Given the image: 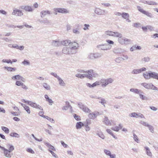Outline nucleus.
<instances>
[{
  "instance_id": "f257e3e1",
  "label": "nucleus",
  "mask_w": 158,
  "mask_h": 158,
  "mask_svg": "<svg viewBox=\"0 0 158 158\" xmlns=\"http://www.w3.org/2000/svg\"><path fill=\"white\" fill-rule=\"evenodd\" d=\"M82 71H83V72L85 74H77L75 75V76L81 79L86 77L90 79H92L93 77H97L98 76V74L97 73L94 72L93 70L91 69L86 71L82 70Z\"/></svg>"
},
{
  "instance_id": "f03ea898",
  "label": "nucleus",
  "mask_w": 158,
  "mask_h": 158,
  "mask_svg": "<svg viewBox=\"0 0 158 158\" xmlns=\"http://www.w3.org/2000/svg\"><path fill=\"white\" fill-rule=\"evenodd\" d=\"M144 77L146 79H149L150 78H153L158 80V73L154 72L148 73L147 72L143 74Z\"/></svg>"
},
{
  "instance_id": "7ed1b4c3",
  "label": "nucleus",
  "mask_w": 158,
  "mask_h": 158,
  "mask_svg": "<svg viewBox=\"0 0 158 158\" xmlns=\"http://www.w3.org/2000/svg\"><path fill=\"white\" fill-rule=\"evenodd\" d=\"M111 46L108 44H102L97 46V48L99 50H106L110 49Z\"/></svg>"
},
{
  "instance_id": "20e7f679",
  "label": "nucleus",
  "mask_w": 158,
  "mask_h": 158,
  "mask_svg": "<svg viewBox=\"0 0 158 158\" xmlns=\"http://www.w3.org/2000/svg\"><path fill=\"white\" fill-rule=\"evenodd\" d=\"M113 81L114 80L112 79L109 78L106 79H101L100 82L102 84V86L105 87L107 85L112 83Z\"/></svg>"
},
{
  "instance_id": "39448f33",
  "label": "nucleus",
  "mask_w": 158,
  "mask_h": 158,
  "mask_svg": "<svg viewBox=\"0 0 158 158\" xmlns=\"http://www.w3.org/2000/svg\"><path fill=\"white\" fill-rule=\"evenodd\" d=\"M62 52L65 54L72 55L76 54V52L74 50H71L69 47H64L62 50Z\"/></svg>"
},
{
  "instance_id": "423d86ee",
  "label": "nucleus",
  "mask_w": 158,
  "mask_h": 158,
  "mask_svg": "<svg viewBox=\"0 0 158 158\" xmlns=\"http://www.w3.org/2000/svg\"><path fill=\"white\" fill-rule=\"evenodd\" d=\"M141 85L143 86L145 88L148 89H152L155 90H157V88L151 83L148 84L145 83H141Z\"/></svg>"
},
{
  "instance_id": "0eeeda50",
  "label": "nucleus",
  "mask_w": 158,
  "mask_h": 158,
  "mask_svg": "<svg viewBox=\"0 0 158 158\" xmlns=\"http://www.w3.org/2000/svg\"><path fill=\"white\" fill-rule=\"evenodd\" d=\"M79 47V44L74 42H70L69 45V48H71V50L75 51L76 53L77 52V49Z\"/></svg>"
},
{
  "instance_id": "6e6552de",
  "label": "nucleus",
  "mask_w": 158,
  "mask_h": 158,
  "mask_svg": "<svg viewBox=\"0 0 158 158\" xmlns=\"http://www.w3.org/2000/svg\"><path fill=\"white\" fill-rule=\"evenodd\" d=\"M55 11L60 13L66 14L69 12V10L65 8H56L54 9Z\"/></svg>"
},
{
  "instance_id": "1a4fd4ad",
  "label": "nucleus",
  "mask_w": 158,
  "mask_h": 158,
  "mask_svg": "<svg viewBox=\"0 0 158 158\" xmlns=\"http://www.w3.org/2000/svg\"><path fill=\"white\" fill-rule=\"evenodd\" d=\"M28 104L33 108L43 110L42 108L40 105L32 101L28 102Z\"/></svg>"
},
{
  "instance_id": "9d476101",
  "label": "nucleus",
  "mask_w": 158,
  "mask_h": 158,
  "mask_svg": "<svg viewBox=\"0 0 158 158\" xmlns=\"http://www.w3.org/2000/svg\"><path fill=\"white\" fill-rule=\"evenodd\" d=\"M21 9L24 10L26 11L32 12L33 11L34 9L32 7L28 5H23L20 7Z\"/></svg>"
},
{
  "instance_id": "9b49d317",
  "label": "nucleus",
  "mask_w": 158,
  "mask_h": 158,
  "mask_svg": "<svg viewBox=\"0 0 158 158\" xmlns=\"http://www.w3.org/2000/svg\"><path fill=\"white\" fill-rule=\"evenodd\" d=\"M2 150L4 151V155L8 158H10L13 155V153L10 152L8 150L5 148H2Z\"/></svg>"
},
{
  "instance_id": "f8f14e48",
  "label": "nucleus",
  "mask_w": 158,
  "mask_h": 158,
  "mask_svg": "<svg viewBox=\"0 0 158 158\" xmlns=\"http://www.w3.org/2000/svg\"><path fill=\"white\" fill-rule=\"evenodd\" d=\"M129 116L131 117L137 118L138 117H141V118H144V115L140 113H137L135 112H133L129 114Z\"/></svg>"
},
{
  "instance_id": "ddd939ff",
  "label": "nucleus",
  "mask_w": 158,
  "mask_h": 158,
  "mask_svg": "<svg viewBox=\"0 0 158 158\" xmlns=\"http://www.w3.org/2000/svg\"><path fill=\"white\" fill-rule=\"evenodd\" d=\"M94 11L96 14L99 15H104L106 11L105 10H102L98 8H96Z\"/></svg>"
},
{
  "instance_id": "4468645a",
  "label": "nucleus",
  "mask_w": 158,
  "mask_h": 158,
  "mask_svg": "<svg viewBox=\"0 0 158 158\" xmlns=\"http://www.w3.org/2000/svg\"><path fill=\"white\" fill-rule=\"evenodd\" d=\"M99 115V113L98 112H94L93 113H90L88 115L89 118L92 119H94Z\"/></svg>"
},
{
  "instance_id": "2eb2a0df",
  "label": "nucleus",
  "mask_w": 158,
  "mask_h": 158,
  "mask_svg": "<svg viewBox=\"0 0 158 158\" xmlns=\"http://www.w3.org/2000/svg\"><path fill=\"white\" fill-rule=\"evenodd\" d=\"M76 27L74 28L73 30V32L74 33L79 34L80 33V26L79 24H77L76 25Z\"/></svg>"
},
{
  "instance_id": "dca6fc26",
  "label": "nucleus",
  "mask_w": 158,
  "mask_h": 158,
  "mask_svg": "<svg viewBox=\"0 0 158 158\" xmlns=\"http://www.w3.org/2000/svg\"><path fill=\"white\" fill-rule=\"evenodd\" d=\"M51 14L50 11L49 10H43L40 12V16L43 18L46 15H50Z\"/></svg>"
},
{
  "instance_id": "f3484780",
  "label": "nucleus",
  "mask_w": 158,
  "mask_h": 158,
  "mask_svg": "<svg viewBox=\"0 0 158 158\" xmlns=\"http://www.w3.org/2000/svg\"><path fill=\"white\" fill-rule=\"evenodd\" d=\"M12 79L13 80L19 79L23 81H24V80H25L24 78L23 77H22L19 75L13 76L12 77Z\"/></svg>"
},
{
  "instance_id": "a211bd4d",
  "label": "nucleus",
  "mask_w": 158,
  "mask_h": 158,
  "mask_svg": "<svg viewBox=\"0 0 158 158\" xmlns=\"http://www.w3.org/2000/svg\"><path fill=\"white\" fill-rule=\"evenodd\" d=\"M39 22L41 23H43L46 25H48L50 23V21L47 18L44 19L43 20H39Z\"/></svg>"
},
{
  "instance_id": "6ab92c4d",
  "label": "nucleus",
  "mask_w": 158,
  "mask_h": 158,
  "mask_svg": "<svg viewBox=\"0 0 158 158\" xmlns=\"http://www.w3.org/2000/svg\"><path fill=\"white\" fill-rule=\"evenodd\" d=\"M61 43L58 40H52V45L54 46H59Z\"/></svg>"
},
{
  "instance_id": "aec40b11",
  "label": "nucleus",
  "mask_w": 158,
  "mask_h": 158,
  "mask_svg": "<svg viewBox=\"0 0 158 158\" xmlns=\"http://www.w3.org/2000/svg\"><path fill=\"white\" fill-rule=\"evenodd\" d=\"M144 148L146 150V154L149 156H152V153L150 151L149 148L148 147H144Z\"/></svg>"
},
{
  "instance_id": "412c9836",
  "label": "nucleus",
  "mask_w": 158,
  "mask_h": 158,
  "mask_svg": "<svg viewBox=\"0 0 158 158\" xmlns=\"http://www.w3.org/2000/svg\"><path fill=\"white\" fill-rule=\"evenodd\" d=\"M113 52L115 53H121L123 52V50L121 48H116L114 50Z\"/></svg>"
},
{
  "instance_id": "4be33fe9",
  "label": "nucleus",
  "mask_w": 158,
  "mask_h": 158,
  "mask_svg": "<svg viewBox=\"0 0 158 158\" xmlns=\"http://www.w3.org/2000/svg\"><path fill=\"white\" fill-rule=\"evenodd\" d=\"M45 145L48 148V149H52L54 151H56V149L54 146L49 143L48 142H46L45 143Z\"/></svg>"
},
{
  "instance_id": "5701e85b",
  "label": "nucleus",
  "mask_w": 158,
  "mask_h": 158,
  "mask_svg": "<svg viewBox=\"0 0 158 158\" xmlns=\"http://www.w3.org/2000/svg\"><path fill=\"white\" fill-rule=\"evenodd\" d=\"M123 127L122 126L121 124H119V127L116 126L114 127H112V130L116 131H118L120 129H121Z\"/></svg>"
},
{
  "instance_id": "b1692460",
  "label": "nucleus",
  "mask_w": 158,
  "mask_h": 158,
  "mask_svg": "<svg viewBox=\"0 0 158 158\" xmlns=\"http://www.w3.org/2000/svg\"><path fill=\"white\" fill-rule=\"evenodd\" d=\"M94 60L100 58L102 56L101 53L98 52H96L94 53Z\"/></svg>"
},
{
  "instance_id": "393cba45",
  "label": "nucleus",
  "mask_w": 158,
  "mask_h": 158,
  "mask_svg": "<svg viewBox=\"0 0 158 158\" xmlns=\"http://www.w3.org/2000/svg\"><path fill=\"white\" fill-rule=\"evenodd\" d=\"M98 99L101 100L100 101H99V102L105 107V104L106 103V101L105 99L104 98H102L101 97H98Z\"/></svg>"
},
{
  "instance_id": "a878e982",
  "label": "nucleus",
  "mask_w": 158,
  "mask_h": 158,
  "mask_svg": "<svg viewBox=\"0 0 158 158\" xmlns=\"http://www.w3.org/2000/svg\"><path fill=\"white\" fill-rule=\"evenodd\" d=\"M103 122H104L105 124L107 125L111 124V123L107 117L105 116Z\"/></svg>"
},
{
  "instance_id": "bb28decb",
  "label": "nucleus",
  "mask_w": 158,
  "mask_h": 158,
  "mask_svg": "<svg viewBox=\"0 0 158 158\" xmlns=\"http://www.w3.org/2000/svg\"><path fill=\"white\" fill-rule=\"evenodd\" d=\"M124 39L125 37L121 36L120 37H119L118 40V43L122 45L124 44Z\"/></svg>"
},
{
  "instance_id": "cd10ccee",
  "label": "nucleus",
  "mask_w": 158,
  "mask_h": 158,
  "mask_svg": "<svg viewBox=\"0 0 158 158\" xmlns=\"http://www.w3.org/2000/svg\"><path fill=\"white\" fill-rule=\"evenodd\" d=\"M84 124L81 122H79L77 123L76 125V128L77 129H80L82 126H84Z\"/></svg>"
},
{
  "instance_id": "c85d7f7f",
  "label": "nucleus",
  "mask_w": 158,
  "mask_h": 158,
  "mask_svg": "<svg viewBox=\"0 0 158 158\" xmlns=\"http://www.w3.org/2000/svg\"><path fill=\"white\" fill-rule=\"evenodd\" d=\"M3 68L4 69H6L8 71L10 72H12L13 71H15L16 69V68H12L10 67L5 66Z\"/></svg>"
},
{
  "instance_id": "c756f323",
  "label": "nucleus",
  "mask_w": 158,
  "mask_h": 158,
  "mask_svg": "<svg viewBox=\"0 0 158 158\" xmlns=\"http://www.w3.org/2000/svg\"><path fill=\"white\" fill-rule=\"evenodd\" d=\"M140 93H139V94L140 98L143 100H146L147 99V98L146 96H144L142 94H143V93L142 91L141 90Z\"/></svg>"
},
{
  "instance_id": "7c9ffc66",
  "label": "nucleus",
  "mask_w": 158,
  "mask_h": 158,
  "mask_svg": "<svg viewBox=\"0 0 158 158\" xmlns=\"http://www.w3.org/2000/svg\"><path fill=\"white\" fill-rule=\"evenodd\" d=\"M87 58L89 60H94V53H89L88 55Z\"/></svg>"
},
{
  "instance_id": "2f4dec72",
  "label": "nucleus",
  "mask_w": 158,
  "mask_h": 158,
  "mask_svg": "<svg viewBox=\"0 0 158 158\" xmlns=\"http://www.w3.org/2000/svg\"><path fill=\"white\" fill-rule=\"evenodd\" d=\"M70 42V40H66L61 42V43L62 45L67 46L68 45L69 46Z\"/></svg>"
},
{
  "instance_id": "473e14b6",
  "label": "nucleus",
  "mask_w": 158,
  "mask_h": 158,
  "mask_svg": "<svg viewBox=\"0 0 158 158\" xmlns=\"http://www.w3.org/2000/svg\"><path fill=\"white\" fill-rule=\"evenodd\" d=\"M105 34L106 35H108L110 36H113L114 32L110 31H105Z\"/></svg>"
},
{
  "instance_id": "72a5a7b5",
  "label": "nucleus",
  "mask_w": 158,
  "mask_h": 158,
  "mask_svg": "<svg viewBox=\"0 0 158 158\" xmlns=\"http://www.w3.org/2000/svg\"><path fill=\"white\" fill-rule=\"evenodd\" d=\"M143 14L146 15L148 16L151 18H153L154 17V16L153 14L148 11H145L143 13Z\"/></svg>"
},
{
  "instance_id": "f704fd0d",
  "label": "nucleus",
  "mask_w": 158,
  "mask_h": 158,
  "mask_svg": "<svg viewBox=\"0 0 158 158\" xmlns=\"http://www.w3.org/2000/svg\"><path fill=\"white\" fill-rule=\"evenodd\" d=\"M58 80L59 82V84L60 86H65V84L61 78L60 77Z\"/></svg>"
},
{
  "instance_id": "c9c22d12",
  "label": "nucleus",
  "mask_w": 158,
  "mask_h": 158,
  "mask_svg": "<svg viewBox=\"0 0 158 158\" xmlns=\"http://www.w3.org/2000/svg\"><path fill=\"white\" fill-rule=\"evenodd\" d=\"M113 37H120L121 36H122V34L118 32H114V34Z\"/></svg>"
},
{
  "instance_id": "e433bc0d",
  "label": "nucleus",
  "mask_w": 158,
  "mask_h": 158,
  "mask_svg": "<svg viewBox=\"0 0 158 158\" xmlns=\"http://www.w3.org/2000/svg\"><path fill=\"white\" fill-rule=\"evenodd\" d=\"M141 90H139L137 89H135L134 88H131L130 89V91L132 92H134L135 93L139 94L140 93Z\"/></svg>"
},
{
  "instance_id": "4c0bfd02",
  "label": "nucleus",
  "mask_w": 158,
  "mask_h": 158,
  "mask_svg": "<svg viewBox=\"0 0 158 158\" xmlns=\"http://www.w3.org/2000/svg\"><path fill=\"white\" fill-rule=\"evenodd\" d=\"M43 86L44 87L48 90H49L50 89V85L46 83H43Z\"/></svg>"
},
{
  "instance_id": "58836bf2",
  "label": "nucleus",
  "mask_w": 158,
  "mask_h": 158,
  "mask_svg": "<svg viewBox=\"0 0 158 158\" xmlns=\"http://www.w3.org/2000/svg\"><path fill=\"white\" fill-rule=\"evenodd\" d=\"M121 15L122 17L124 19H126L128 18L129 16V14L128 13L125 12H123L122 14Z\"/></svg>"
},
{
  "instance_id": "ea45409f",
  "label": "nucleus",
  "mask_w": 158,
  "mask_h": 158,
  "mask_svg": "<svg viewBox=\"0 0 158 158\" xmlns=\"http://www.w3.org/2000/svg\"><path fill=\"white\" fill-rule=\"evenodd\" d=\"M82 110L85 113H89L91 112L90 110L86 106L84 107Z\"/></svg>"
},
{
  "instance_id": "a19ab883",
  "label": "nucleus",
  "mask_w": 158,
  "mask_h": 158,
  "mask_svg": "<svg viewBox=\"0 0 158 158\" xmlns=\"http://www.w3.org/2000/svg\"><path fill=\"white\" fill-rule=\"evenodd\" d=\"M131 42V40L125 37L124 40V44H130Z\"/></svg>"
},
{
  "instance_id": "79ce46f5",
  "label": "nucleus",
  "mask_w": 158,
  "mask_h": 158,
  "mask_svg": "<svg viewBox=\"0 0 158 158\" xmlns=\"http://www.w3.org/2000/svg\"><path fill=\"white\" fill-rule=\"evenodd\" d=\"M1 128L6 133L8 134L9 133V130L8 128L5 127H2Z\"/></svg>"
},
{
  "instance_id": "37998d69",
  "label": "nucleus",
  "mask_w": 158,
  "mask_h": 158,
  "mask_svg": "<svg viewBox=\"0 0 158 158\" xmlns=\"http://www.w3.org/2000/svg\"><path fill=\"white\" fill-rule=\"evenodd\" d=\"M10 135L11 137L19 138L20 136L19 135L16 133H11L10 134Z\"/></svg>"
},
{
  "instance_id": "c03bdc74",
  "label": "nucleus",
  "mask_w": 158,
  "mask_h": 158,
  "mask_svg": "<svg viewBox=\"0 0 158 158\" xmlns=\"http://www.w3.org/2000/svg\"><path fill=\"white\" fill-rule=\"evenodd\" d=\"M16 15L18 16H21L23 15V14L22 10L18 9Z\"/></svg>"
},
{
  "instance_id": "a18cd8bd",
  "label": "nucleus",
  "mask_w": 158,
  "mask_h": 158,
  "mask_svg": "<svg viewBox=\"0 0 158 158\" xmlns=\"http://www.w3.org/2000/svg\"><path fill=\"white\" fill-rule=\"evenodd\" d=\"M22 64L24 65H30V63L28 60H24L22 62Z\"/></svg>"
},
{
  "instance_id": "49530a36",
  "label": "nucleus",
  "mask_w": 158,
  "mask_h": 158,
  "mask_svg": "<svg viewBox=\"0 0 158 158\" xmlns=\"http://www.w3.org/2000/svg\"><path fill=\"white\" fill-rule=\"evenodd\" d=\"M96 134L102 139H104L105 136L102 132H98Z\"/></svg>"
},
{
  "instance_id": "de8ad7c7",
  "label": "nucleus",
  "mask_w": 158,
  "mask_h": 158,
  "mask_svg": "<svg viewBox=\"0 0 158 158\" xmlns=\"http://www.w3.org/2000/svg\"><path fill=\"white\" fill-rule=\"evenodd\" d=\"M101 82L100 81H97L94 83L92 85V87H94L97 85H100Z\"/></svg>"
},
{
  "instance_id": "09e8293b",
  "label": "nucleus",
  "mask_w": 158,
  "mask_h": 158,
  "mask_svg": "<svg viewBox=\"0 0 158 158\" xmlns=\"http://www.w3.org/2000/svg\"><path fill=\"white\" fill-rule=\"evenodd\" d=\"M147 127L149 129L152 133H154V127L152 126L149 124Z\"/></svg>"
},
{
  "instance_id": "8fccbe9b",
  "label": "nucleus",
  "mask_w": 158,
  "mask_h": 158,
  "mask_svg": "<svg viewBox=\"0 0 158 158\" xmlns=\"http://www.w3.org/2000/svg\"><path fill=\"white\" fill-rule=\"evenodd\" d=\"M133 139L137 143L139 141V139L137 137V136L134 133L133 134Z\"/></svg>"
},
{
  "instance_id": "3c124183",
  "label": "nucleus",
  "mask_w": 158,
  "mask_h": 158,
  "mask_svg": "<svg viewBox=\"0 0 158 158\" xmlns=\"http://www.w3.org/2000/svg\"><path fill=\"white\" fill-rule=\"evenodd\" d=\"M122 60V57H118L115 59V61L118 63H120Z\"/></svg>"
},
{
  "instance_id": "603ef678",
  "label": "nucleus",
  "mask_w": 158,
  "mask_h": 158,
  "mask_svg": "<svg viewBox=\"0 0 158 158\" xmlns=\"http://www.w3.org/2000/svg\"><path fill=\"white\" fill-rule=\"evenodd\" d=\"M8 146L9 147V148L8 150L10 152H11L13 150H14V147L12 145H11V144H9L8 145H7V146Z\"/></svg>"
},
{
  "instance_id": "864d4df0",
  "label": "nucleus",
  "mask_w": 158,
  "mask_h": 158,
  "mask_svg": "<svg viewBox=\"0 0 158 158\" xmlns=\"http://www.w3.org/2000/svg\"><path fill=\"white\" fill-rule=\"evenodd\" d=\"M106 131H107V132L109 134H110L114 138H115V136L114 135V134L112 133V131H111V130L110 129H107L106 130Z\"/></svg>"
},
{
  "instance_id": "5fc2aeb1",
  "label": "nucleus",
  "mask_w": 158,
  "mask_h": 158,
  "mask_svg": "<svg viewBox=\"0 0 158 158\" xmlns=\"http://www.w3.org/2000/svg\"><path fill=\"white\" fill-rule=\"evenodd\" d=\"M150 60V58L148 57H145L142 59V61L145 62H148Z\"/></svg>"
},
{
  "instance_id": "6e6d98bb",
  "label": "nucleus",
  "mask_w": 158,
  "mask_h": 158,
  "mask_svg": "<svg viewBox=\"0 0 158 158\" xmlns=\"http://www.w3.org/2000/svg\"><path fill=\"white\" fill-rule=\"evenodd\" d=\"M104 153L106 155L108 156H109L111 154L110 152L107 149H104Z\"/></svg>"
},
{
  "instance_id": "4d7b16f0",
  "label": "nucleus",
  "mask_w": 158,
  "mask_h": 158,
  "mask_svg": "<svg viewBox=\"0 0 158 158\" xmlns=\"http://www.w3.org/2000/svg\"><path fill=\"white\" fill-rule=\"evenodd\" d=\"M78 107L82 110L84 107H85V106L81 102L79 103L78 104Z\"/></svg>"
},
{
  "instance_id": "13d9d810",
  "label": "nucleus",
  "mask_w": 158,
  "mask_h": 158,
  "mask_svg": "<svg viewBox=\"0 0 158 158\" xmlns=\"http://www.w3.org/2000/svg\"><path fill=\"white\" fill-rule=\"evenodd\" d=\"M140 73L139 72V69H134L132 72L131 73L133 74H137Z\"/></svg>"
},
{
  "instance_id": "bf43d9fd",
  "label": "nucleus",
  "mask_w": 158,
  "mask_h": 158,
  "mask_svg": "<svg viewBox=\"0 0 158 158\" xmlns=\"http://www.w3.org/2000/svg\"><path fill=\"white\" fill-rule=\"evenodd\" d=\"M148 4L149 5H157V3L156 2H153V1H148Z\"/></svg>"
},
{
  "instance_id": "052dcab7",
  "label": "nucleus",
  "mask_w": 158,
  "mask_h": 158,
  "mask_svg": "<svg viewBox=\"0 0 158 158\" xmlns=\"http://www.w3.org/2000/svg\"><path fill=\"white\" fill-rule=\"evenodd\" d=\"M24 108L26 111L28 113L30 114L31 113V111L29 106H26L25 107H24Z\"/></svg>"
},
{
  "instance_id": "680f3d73",
  "label": "nucleus",
  "mask_w": 158,
  "mask_h": 158,
  "mask_svg": "<svg viewBox=\"0 0 158 158\" xmlns=\"http://www.w3.org/2000/svg\"><path fill=\"white\" fill-rule=\"evenodd\" d=\"M74 118L77 121H80L81 120V118L80 116L77 115L76 114H74Z\"/></svg>"
},
{
  "instance_id": "e2e57ef3",
  "label": "nucleus",
  "mask_w": 158,
  "mask_h": 158,
  "mask_svg": "<svg viewBox=\"0 0 158 158\" xmlns=\"http://www.w3.org/2000/svg\"><path fill=\"white\" fill-rule=\"evenodd\" d=\"M51 74L54 76L57 79H58L60 77L58 76L57 74L55 73L52 72L51 73Z\"/></svg>"
},
{
  "instance_id": "0e129e2a",
  "label": "nucleus",
  "mask_w": 158,
  "mask_h": 158,
  "mask_svg": "<svg viewBox=\"0 0 158 158\" xmlns=\"http://www.w3.org/2000/svg\"><path fill=\"white\" fill-rule=\"evenodd\" d=\"M85 27L83 28V29L84 30H86L89 29V27H90V25L89 24H85Z\"/></svg>"
},
{
  "instance_id": "69168bd1",
  "label": "nucleus",
  "mask_w": 158,
  "mask_h": 158,
  "mask_svg": "<svg viewBox=\"0 0 158 158\" xmlns=\"http://www.w3.org/2000/svg\"><path fill=\"white\" fill-rule=\"evenodd\" d=\"M26 151L28 152L31 153L32 154H34V152L31 148H28L27 149Z\"/></svg>"
},
{
  "instance_id": "338daca9",
  "label": "nucleus",
  "mask_w": 158,
  "mask_h": 158,
  "mask_svg": "<svg viewBox=\"0 0 158 158\" xmlns=\"http://www.w3.org/2000/svg\"><path fill=\"white\" fill-rule=\"evenodd\" d=\"M48 151L52 154L53 156H54L55 158L58 157L57 155L52 151L50 149H48Z\"/></svg>"
},
{
  "instance_id": "774afa93",
  "label": "nucleus",
  "mask_w": 158,
  "mask_h": 158,
  "mask_svg": "<svg viewBox=\"0 0 158 158\" xmlns=\"http://www.w3.org/2000/svg\"><path fill=\"white\" fill-rule=\"evenodd\" d=\"M137 8H138V10L140 12H141L143 14L145 10H144L143 9H142L140 6H138L137 7Z\"/></svg>"
}]
</instances>
